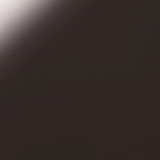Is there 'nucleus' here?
I'll return each instance as SVG.
<instances>
[{
	"mask_svg": "<svg viewBox=\"0 0 160 160\" xmlns=\"http://www.w3.org/2000/svg\"><path fill=\"white\" fill-rule=\"evenodd\" d=\"M10 47L12 48V45H11V46H10Z\"/></svg>",
	"mask_w": 160,
	"mask_h": 160,
	"instance_id": "f257e3e1",
	"label": "nucleus"
},
{
	"mask_svg": "<svg viewBox=\"0 0 160 160\" xmlns=\"http://www.w3.org/2000/svg\"><path fill=\"white\" fill-rule=\"evenodd\" d=\"M64 1H68V0H64Z\"/></svg>",
	"mask_w": 160,
	"mask_h": 160,
	"instance_id": "f03ea898",
	"label": "nucleus"
},
{
	"mask_svg": "<svg viewBox=\"0 0 160 160\" xmlns=\"http://www.w3.org/2000/svg\"><path fill=\"white\" fill-rule=\"evenodd\" d=\"M22 38V37L21 38Z\"/></svg>",
	"mask_w": 160,
	"mask_h": 160,
	"instance_id": "7ed1b4c3",
	"label": "nucleus"
}]
</instances>
